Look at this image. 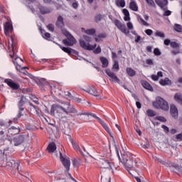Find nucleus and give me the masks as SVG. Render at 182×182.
Listing matches in <instances>:
<instances>
[{
  "label": "nucleus",
  "instance_id": "f257e3e1",
  "mask_svg": "<svg viewBox=\"0 0 182 182\" xmlns=\"http://www.w3.org/2000/svg\"><path fill=\"white\" fill-rule=\"evenodd\" d=\"M116 153L119 161L124 164L125 168L129 171V174H131L132 177H134L136 173L140 176V173H139V168H141V164L134 158L133 154L129 151L121 152L120 157L119 149L117 148H116Z\"/></svg>",
  "mask_w": 182,
  "mask_h": 182
},
{
  "label": "nucleus",
  "instance_id": "f03ea898",
  "mask_svg": "<svg viewBox=\"0 0 182 182\" xmlns=\"http://www.w3.org/2000/svg\"><path fill=\"white\" fill-rule=\"evenodd\" d=\"M9 37L10 38V39H9V51L11 52L9 56L11 58L12 62L15 65L16 70L21 72V70L26 69V67H22L21 65H19V62H23V60L22 58L18 57L16 54H15L16 45H18V40L15 36H9Z\"/></svg>",
  "mask_w": 182,
  "mask_h": 182
},
{
  "label": "nucleus",
  "instance_id": "7ed1b4c3",
  "mask_svg": "<svg viewBox=\"0 0 182 182\" xmlns=\"http://www.w3.org/2000/svg\"><path fill=\"white\" fill-rule=\"evenodd\" d=\"M0 167H9L12 170H17L18 173L21 175L23 173L21 166V161H15L14 159L8 161V156L2 151H0Z\"/></svg>",
  "mask_w": 182,
  "mask_h": 182
},
{
  "label": "nucleus",
  "instance_id": "20e7f679",
  "mask_svg": "<svg viewBox=\"0 0 182 182\" xmlns=\"http://www.w3.org/2000/svg\"><path fill=\"white\" fill-rule=\"evenodd\" d=\"M153 106L155 109H161L164 112H168L170 107L168 106V102L166 101L164 99L161 98V97H158L156 98V102H153Z\"/></svg>",
  "mask_w": 182,
  "mask_h": 182
},
{
  "label": "nucleus",
  "instance_id": "39448f33",
  "mask_svg": "<svg viewBox=\"0 0 182 182\" xmlns=\"http://www.w3.org/2000/svg\"><path fill=\"white\" fill-rule=\"evenodd\" d=\"M77 116H91L92 117H94V119H96V120H97L98 123L101 124V125L105 129V130H106V132H107V133H109V134L112 136V134H110V129H109V127L107 126L106 122H105V121H103L99 117H97L95 113L81 112V113L77 114Z\"/></svg>",
  "mask_w": 182,
  "mask_h": 182
},
{
  "label": "nucleus",
  "instance_id": "423d86ee",
  "mask_svg": "<svg viewBox=\"0 0 182 182\" xmlns=\"http://www.w3.org/2000/svg\"><path fill=\"white\" fill-rule=\"evenodd\" d=\"M62 33L68 39L63 40V43H64L65 46H73V45L76 43V39L73 36H72V34H70V33H69V31L67 30H63Z\"/></svg>",
  "mask_w": 182,
  "mask_h": 182
},
{
  "label": "nucleus",
  "instance_id": "0eeeda50",
  "mask_svg": "<svg viewBox=\"0 0 182 182\" xmlns=\"http://www.w3.org/2000/svg\"><path fill=\"white\" fill-rule=\"evenodd\" d=\"M39 86L41 87V90H50L51 93H53V92H56L58 90L57 88L55 87H52V85H49V82H46V80L45 78H41L39 80L38 82Z\"/></svg>",
  "mask_w": 182,
  "mask_h": 182
},
{
  "label": "nucleus",
  "instance_id": "6e6552de",
  "mask_svg": "<svg viewBox=\"0 0 182 182\" xmlns=\"http://www.w3.org/2000/svg\"><path fill=\"white\" fill-rule=\"evenodd\" d=\"M57 110L58 116L59 119H66V116L62 112V106L58 104H53L50 109V115L55 116V111Z\"/></svg>",
  "mask_w": 182,
  "mask_h": 182
},
{
  "label": "nucleus",
  "instance_id": "1a4fd4ad",
  "mask_svg": "<svg viewBox=\"0 0 182 182\" xmlns=\"http://www.w3.org/2000/svg\"><path fill=\"white\" fill-rule=\"evenodd\" d=\"M59 154L60 161L62 162L65 168H66L67 171H69L70 170V159L69 158L64 157L60 151L59 152Z\"/></svg>",
  "mask_w": 182,
  "mask_h": 182
},
{
  "label": "nucleus",
  "instance_id": "9d476101",
  "mask_svg": "<svg viewBox=\"0 0 182 182\" xmlns=\"http://www.w3.org/2000/svg\"><path fill=\"white\" fill-rule=\"evenodd\" d=\"M114 23L117 28L122 32V33H125V35H127L129 33V31H127V27H126V25L120 22V21L115 19L114 21Z\"/></svg>",
  "mask_w": 182,
  "mask_h": 182
},
{
  "label": "nucleus",
  "instance_id": "9b49d317",
  "mask_svg": "<svg viewBox=\"0 0 182 182\" xmlns=\"http://www.w3.org/2000/svg\"><path fill=\"white\" fill-rule=\"evenodd\" d=\"M80 46L82 48V49H85V50H94V49H96V46H97V44L95 43L93 46L90 45V43H86L85 41L80 40Z\"/></svg>",
  "mask_w": 182,
  "mask_h": 182
},
{
  "label": "nucleus",
  "instance_id": "f8f14e48",
  "mask_svg": "<svg viewBox=\"0 0 182 182\" xmlns=\"http://www.w3.org/2000/svg\"><path fill=\"white\" fill-rule=\"evenodd\" d=\"M66 106V108L63 107L61 108L62 112L65 113V114H69V113H77V110L75 108V106L70 105L69 103L67 104Z\"/></svg>",
  "mask_w": 182,
  "mask_h": 182
},
{
  "label": "nucleus",
  "instance_id": "ddd939ff",
  "mask_svg": "<svg viewBox=\"0 0 182 182\" xmlns=\"http://www.w3.org/2000/svg\"><path fill=\"white\" fill-rule=\"evenodd\" d=\"M105 73L107 75V76H109V77H110L109 80L111 82H117V83H120V79H119V77H117L116 74H114V73L110 70V69L109 68L106 69Z\"/></svg>",
  "mask_w": 182,
  "mask_h": 182
},
{
  "label": "nucleus",
  "instance_id": "4468645a",
  "mask_svg": "<svg viewBox=\"0 0 182 182\" xmlns=\"http://www.w3.org/2000/svg\"><path fill=\"white\" fill-rule=\"evenodd\" d=\"M58 46H59V48L62 49L63 52H65V53H68V55H69L70 56L71 55H73V56H76L79 55V53L74 49H72L70 48L63 47L60 44H58Z\"/></svg>",
  "mask_w": 182,
  "mask_h": 182
},
{
  "label": "nucleus",
  "instance_id": "2eb2a0df",
  "mask_svg": "<svg viewBox=\"0 0 182 182\" xmlns=\"http://www.w3.org/2000/svg\"><path fill=\"white\" fill-rule=\"evenodd\" d=\"M38 9L41 15H48L52 13V9L50 7L45 6L42 4L38 6Z\"/></svg>",
  "mask_w": 182,
  "mask_h": 182
},
{
  "label": "nucleus",
  "instance_id": "dca6fc26",
  "mask_svg": "<svg viewBox=\"0 0 182 182\" xmlns=\"http://www.w3.org/2000/svg\"><path fill=\"white\" fill-rule=\"evenodd\" d=\"M170 114L175 120L178 119V109L174 104L170 105Z\"/></svg>",
  "mask_w": 182,
  "mask_h": 182
},
{
  "label": "nucleus",
  "instance_id": "f3484780",
  "mask_svg": "<svg viewBox=\"0 0 182 182\" xmlns=\"http://www.w3.org/2000/svg\"><path fill=\"white\" fill-rule=\"evenodd\" d=\"M102 168H109V170H113V164L107 159H102L100 162Z\"/></svg>",
  "mask_w": 182,
  "mask_h": 182
},
{
  "label": "nucleus",
  "instance_id": "a211bd4d",
  "mask_svg": "<svg viewBox=\"0 0 182 182\" xmlns=\"http://www.w3.org/2000/svg\"><path fill=\"white\" fill-rule=\"evenodd\" d=\"M4 83H6V85H8V86H9V87L13 89V90H18V89H19V87H21V85H19V84L16 83L11 79H5Z\"/></svg>",
  "mask_w": 182,
  "mask_h": 182
},
{
  "label": "nucleus",
  "instance_id": "6ab92c4d",
  "mask_svg": "<svg viewBox=\"0 0 182 182\" xmlns=\"http://www.w3.org/2000/svg\"><path fill=\"white\" fill-rule=\"evenodd\" d=\"M155 2L158 6H160L162 11H167V6L168 5V0H155Z\"/></svg>",
  "mask_w": 182,
  "mask_h": 182
},
{
  "label": "nucleus",
  "instance_id": "aec40b11",
  "mask_svg": "<svg viewBox=\"0 0 182 182\" xmlns=\"http://www.w3.org/2000/svg\"><path fill=\"white\" fill-rule=\"evenodd\" d=\"M23 141H25V136L23 135H19V136H15L13 139V143L14 146H21V144H22Z\"/></svg>",
  "mask_w": 182,
  "mask_h": 182
},
{
  "label": "nucleus",
  "instance_id": "412c9836",
  "mask_svg": "<svg viewBox=\"0 0 182 182\" xmlns=\"http://www.w3.org/2000/svg\"><path fill=\"white\" fill-rule=\"evenodd\" d=\"M85 92L90 95H92V96H95V97H97L98 99L102 98L99 95V92H97V90L95 87H90L85 90Z\"/></svg>",
  "mask_w": 182,
  "mask_h": 182
},
{
  "label": "nucleus",
  "instance_id": "4be33fe9",
  "mask_svg": "<svg viewBox=\"0 0 182 182\" xmlns=\"http://www.w3.org/2000/svg\"><path fill=\"white\" fill-rule=\"evenodd\" d=\"M19 133H21V129L19 127H11L8 129V134L10 137L11 136L19 134Z\"/></svg>",
  "mask_w": 182,
  "mask_h": 182
},
{
  "label": "nucleus",
  "instance_id": "5701e85b",
  "mask_svg": "<svg viewBox=\"0 0 182 182\" xmlns=\"http://www.w3.org/2000/svg\"><path fill=\"white\" fill-rule=\"evenodd\" d=\"M12 31H14L12 24L9 22H6L4 24V33L6 36H9V32H12Z\"/></svg>",
  "mask_w": 182,
  "mask_h": 182
},
{
  "label": "nucleus",
  "instance_id": "b1692460",
  "mask_svg": "<svg viewBox=\"0 0 182 182\" xmlns=\"http://www.w3.org/2000/svg\"><path fill=\"white\" fill-rule=\"evenodd\" d=\"M55 26H57L58 29H63V28H65V22L63 21V17H62V16H59L58 17Z\"/></svg>",
  "mask_w": 182,
  "mask_h": 182
},
{
  "label": "nucleus",
  "instance_id": "393cba45",
  "mask_svg": "<svg viewBox=\"0 0 182 182\" xmlns=\"http://www.w3.org/2000/svg\"><path fill=\"white\" fill-rule=\"evenodd\" d=\"M141 83L144 89H146V90H149L150 92H153V87L149 82L146 80H141Z\"/></svg>",
  "mask_w": 182,
  "mask_h": 182
},
{
  "label": "nucleus",
  "instance_id": "a878e982",
  "mask_svg": "<svg viewBox=\"0 0 182 182\" xmlns=\"http://www.w3.org/2000/svg\"><path fill=\"white\" fill-rule=\"evenodd\" d=\"M48 153H54L56 150V144L55 142L50 143L46 149Z\"/></svg>",
  "mask_w": 182,
  "mask_h": 182
},
{
  "label": "nucleus",
  "instance_id": "bb28decb",
  "mask_svg": "<svg viewBox=\"0 0 182 182\" xmlns=\"http://www.w3.org/2000/svg\"><path fill=\"white\" fill-rule=\"evenodd\" d=\"M129 8L132 11H134V12H137L139 11V6H137V3L134 0H131L129 3Z\"/></svg>",
  "mask_w": 182,
  "mask_h": 182
},
{
  "label": "nucleus",
  "instance_id": "cd10ccee",
  "mask_svg": "<svg viewBox=\"0 0 182 182\" xmlns=\"http://www.w3.org/2000/svg\"><path fill=\"white\" fill-rule=\"evenodd\" d=\"M173 99L175 101H176L178 105H181L182 106V94L181 93H175L173 96Z\"/></svg>",
  "mask_w": 182,
  "mask_h": 182
},
{
  "label": "nucleus",
  "instance_id": "c85d7f7f",
  "mask_svg": "<svg viewBox=\"0 0 182 182\" xmlns=\"http://www.w3.org/2000/svg\"><path fill=\"white\" fill-rule=\"evenodd\" d=\"M100 60L102 63V68H107L109 66V60L106 57H100Z\"/></svg>",
  "mask_w": 182,
  "mask_h": 182
},
{
  "label": "nucleus",
  "instance_id": "c756f323",
  "mask_svg": "<svg viewBox=\"0 0 182 182\" xmlns=\"http://www.w3.org/2000/svg\"><path fill=\"white\" fill-rule=\"evenodd\" d=\"M73 167L77 168L80 167L82 164V160L80 159H72Z\"/></svg>",
  "mask_w": 182,
  "mask_h": 182
},
{
  "label": "nucleus",
  "instance_id": "7c9ffc66",
  "mask_svg": "<svg viewBox=\"0 0 182 182\" xmlns=\"http://www.w3.org/2000/svg\"><path fill=\"white\" fill-rule=\"evenodd\" d=\"M159 83L161 86L170 85H171V80L168 79V77H166L164 80H161Z\"/></svg>",
  "mask_w": 182,
  "mask_h": 182
},
{
  "label": "nucleus",
  "instance_id": "2f4dec72",
  "mask_svg": "<svg viewBox=\"0 0 182 182\" xmlns=\"http://www.w3.org/2000/svg\"><path fill=\"white\" fill-rule=\"evenodd\" d=\"M82 32H85L87 35H95L96 33V30L95 28L90 29H85V28H82Z\"/></svg>",
  "mask_w": 182,
  "mask_h": 182
},
{
  "label": "nucleus",
  "instance_id": "473e14b6",
  "mask_svg": "<svg viewBox=\"0 0 182 182\" xmlns=\"http://www.w3.org/2000/svg\"><path fill=\"white\" fill-rule=\"evenodd\" d=\"M122 12L124 15V21H130V13L129 12V10H127V9H124L122 10Z\"/></svg>",
  "mask_w": 182,
  "mask_h": 182
},
{
  "label": "nucleus",
  "instance_id": "72a5a7b5",
  "mask_svg": "<svg viewBox=\"0 0 182 182\" xmlns=\"http://www.w3.org/2000/svg\"><path fill=\"white\" fill-rule=\"evenodd\" d=\"M126 72L128 76H130L131 77H134V76H136V71L132 68H127Z\"/></svg>",
  "mask_w": 182,
  "mask_h": 182
},
{
  "label": "nucleus",
  "instance_id": "f704fd0d",
  "mask_svg": "<svg viewBox=\"0 0 182 182\" xmlns=\"http://www.w3.org/2000/svg\"><path fill=\"white\" fill-rule=\"evenodd\" d=\"M115 4L117 6H120L121 8H124V6H126V1L124 0H117Z\"/></svg>",
  "mask_w": 182,
  "mask_h": 182
},
{
  "label": "nucleus",
  "instance_id": "c9c22d12",
  "mask_svg": "<svg viewBox=\"0 0 182 182\" xmlns=\"http://www.w3.org/2000/svg\"><path fill=\"white\" fill-rule=\"evenodd\" d=\"M169 167H173V168H176V170H178V171H181V166H180L178 164L171 163L169 164Z\"/></svg>",
  "mask_w": 182,
  "mask_h": 182
},
{
  "label": "nucleus",
  "instance_id": "e433bc0d",
  "mask_svg": "<svg viewBox=\"0 0 182 182\" xmlns=\"http://www.w3.org/2000/svg\"><path fill=\"white\" fill-rule=\"evenodd\" d=\"M137 19H138V21H139V22H141V23H142V25H144V26H149V23H147L146 21H144V19H143L142 18H141V16H137Z\"/></svg>",
  "mask_w": 182,
  "mask_h": 182
},
{
  "label": "nucleus",
  "instance_id": "4c0bfd02",
  "mask_svg": "<svg viewBox=\"0 0 182 182\" xmlns=\"http://www.w3.org/2000/svg\"><path fill=\"white\" fill-rule=\"evenodd\" d=\"M102 19H103V15L100 14H98L95 16V21L97 23H99Z\"/></svg>",
  "mask_w": 182,
  "mask_h": 182
},
{
  "label": "nucleus",
  "instance_id": "58836bf2",
  "mask_svg": "<svg viewBox=\"0 0 182 182\" xmlns=\"http://www.w3.org/2000/svg\"><path fill=\"white\" fill-rule=\"evenodd\" d=\"M23 110H25V108H18V113L17 114L16 119H21V117L23 116Z\"/></svg>",
  "mask_w": 182,
  "mask_h": 182
},
{
  "label": "nucleus",
  "instance_id": "ea45409f",
  "mask_svg": "<svg viewBox=\"0 0 182 182\" xmlns=\"http://www.w3.org/2000/svg\"><path fill=\"white\" fill-rule=\"evenodd\" d=\"M23 99H25L23 97H21L20 101L18 102V108H24L23 105H25V101L23 100Z\"/></svg>",
  "mask_w": 182,
  "mask_h": 182
},
{
  "label": "nucleus",
  "instance_id": "a19ab883",
  "mask_svg": "<svg viewBox=\"0 0 182 182\" xmlns=\"http://www.w3.org/2000/svg\"><path fill=\"white\" fill-rule=\"evenodd\" d=\"M171 47H172L173 49H178V48H180V44H178L177 42L171 41Z\"/></svg>",
  "mask_w": 182,
  "mask_h": 182
},
{
  "label": "nucleus",
  "instance_id": "79ce46f5",
  "mask_svg": "<svg viewBox=\"0 0 182 182\" xmlns=\"http://www.w3.org/2000/svg\"><path fill=\"white\" fill-rule=\"evenodd\" d=\"M174 29L176 32L182 33V26L180 24H175Z\"/></svg>",
  "mask_w": 182,
  "mask_h": 182
},
{
  "label": "nucleus",
  "instance_id": "37998d69",
  "mask_svg": "<svg viewBox=\"0 0 182 182\" xmlns=\"http://www.w3.org/2000/svg\"><path fill=\"white\" fill-rule=\"evenodd\" d=\"M146 113L149 117H154V116H156V112H154L153 109H148Z\"/></svg>",
  "mask_w": 182,
  "mask_h": 182
},
{
  "label": "nucleus",
  "instance_id": "c03bdc74",
  "mask_svg": "<svg viewBox=\"0 0 182 182\" xmlns=\"http://www.w3.org/2000/svg\"><path fill=\"white\" fill-rule=\"evenodd\" d=\"M155 36H158L159 38H166V34L161 31H156L155 33Z\"/></svg>",
  "mask_w": 182,
  "mask_h": 182
},
{
  "label": "nucleus",
  "instance_id": "a18cd8bd",
  "mask_svg": "<svg viewBox=\"0 0 182 182\" xmlns=\"http://www.w3.org/2000/svg\"><path fill=\"white\" fill-rule=\"evenodd\" d=\"M75 95V92L70 91H66L65 92V96H68V97H70V99H72Z\"/></svg>",
  "mask_w": 182,
  "mask_h": 182
},
{
  "label": "nucleus",
  "instance_id": "49530a36",
  "mask_svg": "<svg viewBox=\"0 0 182 182\" xmlns=\"http://www.w3.org/2000/svg\"><path fill=\"white\" fill-rule=\"evenodd\" d=\"M143 149H150V142L149 141V139H146V144L142 145Z\"/></svg>",
  "mask_w": 182,
  "mask_h": 182
},
{
  "label": "nucleus",
  "instance_id": "de8ad7c7",
  "mask_svg": "<svg viewBox=\"0 0 182 182\" xmlns=\"http://www.w3.org/2000/svg\"><path fill=\"white\" fill-rule=\"evenodd\" d=\"M47 28L48 29V31H50V32H54L55 31V26L52 23H50L47 26Z\"/></svg>",
  "mask_w": 182,
  "mask_h": 182
},
{
  "label": "nucleus",
  "instance_id": "09e8293b",
  "mask_svg": "<svg viewBox=\"0 0 182 182\" xmlns=\"http://www.w3.org/2000/svg\"><path fill=\"white\" fill-rule=\"evenodd\" d=\"M156 120H159V122H162L163 123H166V122H167V119L161 116L156 117Z\"/></svg>",
  "mask_w": 182,
  "mask_h": 182
},
{
  "label": "nucleus",
  "instance_id": "8fccbe9b",
  "mask_svg": "<svg viewBox=\"0 0 182 182\" xmlns=\"http://www.w3.org/2000/svg\"><path fill=\"white\" fill-rule=\"evenodd\" d=\"M154 54L155 56H160L161 55V51H160V49L159 48H154Z\"/></svg>",
  "mask_w": 182,
  "mask_h": 182
},
{
  "label": "nucleus",
  "instance_id": "3c124183",
  "mask_svg": "<svg viewBox=\"0 0 182 182\" xmlns=\"http://www.w3.org/2000/svg\"><path fill=\"white\" fill-rule=\"evenodd\" d=\"M30 106H31L32 107H33V109H35L36 114H39V107L34 105L33 104H32L31 102H29Z\"/></svg>",
  "mask_w": 182,
  "mask_h": 182
},
{
  "label": "nucleus",
  "instance_id": "603ef678",
  "mask_svg": "<svg viewBox=\"0 0 182 182\" xmlns=\"http://www.w3.org/2000/svg\"><path fill=\"white\" fill-rule=\"evenodd\" d=\"M102 53V48H100V46H98L97 48L94 50V53L95 55H98V53Z\"/></svg>",
  "mask_w": 182,
  "mask_h": 182
},
{
  "label": "nucleus",
  "instance_id": "864d4df0",
  "mask_svg": "<svg viewBox=\"0 0 182 182\" xmlns=\"http://www.w3.org/2000/svg\"><path fill=\"white\" fill-rule=\"evenodd\" d=\"M159 163H161V164H163L164 166H166V164H168V166H170V163H167L166 162V161H163V159H157Z\"/></svg>",
  "mask_w": 182,
  "mask_h": 182
},
{
  "label": "nucleus",
  "instance_id": "5fc2aeb1",
  "mask_svg": "<svg viewBox=\"0 0 182 182\" xmlns=\"http://www.w3.org/2000/svg\"><path fill=\"white\" fill-rule=\"evenodd\" d=\"M43 37L44 38V39L49 41V39H50V33H45L44 35L43 36Z\"/></svg>",
  "mask_w": 182,
  "mask_h": 182
},
{
  "label": "nucleus",
  "instance_id": "6e6d98bb",
  "mask_svg": "<svg viewBox=\"0 0 182 182\" xmlns=\"http://www.w3.org/2000/svg\"><path fill=\"white\" fill-rule=\"evenodd\" d=\"M111 181H112V178L110 177L101 178V182H111Z\"/></svg>",
  "mask_w": 182,
  "mask_h": 182
},
{
  "label": "nucleus",
  "instance_id": "4d7b16f0",
  "mask_svg": "<svg viewBox=\"0 0 182 182\" xmlns=\"http://www.w3.org/2000/svg\"><path fill=\"white\" fill-rule=\"evenodd\" d=\"M164 16H170L171 15V11L170 10H164Z\"/></svg>",
  "mask_w": 182,
  "mask_h": 182
},
{
  "label": "nucleus",
  "instance_id": "13d9d810",
  "mask_svg": "<svg viewBox=\"0 0 182 182\" xmlns=\"http://www.w3.org/2000/svg\"><path fill=\"white\" fill-rule=\"evenodd\" d=\"M148 5H150L151 6H156V4H154V1L153 0H146Z\"/></svg>",
  "mask_w": 182,
  "mask_h": 182
},
{
  "label": "nucleus",
  "instance_id": "bf43d9fd",
  "mask_svg": "<svg viewBox=\"0 0 182 182\" xmlns=\"http://www.w3.org/2000/svg\"><path fill=\"white\" fill-rule=\"evenodd\" d=\"M66 177H68V178H70L73 181L77 182V181H76V179H75L73 176H72V174H70V173L66 174Z\"/></svg>",
  "mask_w": 182,
  "mask_h": 182
},
{
  "label": "nucleus",
  "instance_id": "052dcab7",
  "mask_svg": "<svg viewBox=\"0 0 182 182\" xmlns=\"http://www.w3.org/2000/svg\"><path fill=\"white\" fill-rule=\"evenodd\" d=\"M176 139L177 140V141H182V134H176Z\"/></svg>",
  "mask_w": 182,
  "mask_h": 182
},
{
  "label": "nucleus",
  "instance_id": "680f3d73",
  "mask_svg": "<svg viewBox=\"0 0 182 182\" xmlns=\"http://www.w3.org/2000/svg\"><path fill=\"white\" fill-rule=\"evenodd\" d=\"M145 33H146V35H148V36H151V35H153V30H151V29H146L145 31Z\"/></svg>",
  "mask_w": 182,
  "mask_h": 182
},
{
  "label": "nucleus",
  "instance_id": "e2e57ef3",
  "mask_svg": "<svg viewBox=\"0 0 182 182\" xmlns=\"http://www.w3.org/2000/svg\"><path fill=\"white\" fill-rule=\"evenodd\" d=\"M112 68L113 69H116L117 70H119V62L114 61Z\"/></svg>",
  "mask_w": 182,
  "mask_h": 182
},
{
  "label": "nucleus",
  "instance_id": "0e129e2a",
  "mask_svg": "<svg viewBox=\"0 0 182 182\" xmlns=\"http://www.w3.org/2000/svg\"><path fill=\"white\" fill-rule=\"evenodd\" d=\"M83 39H85L86 42H92V38L88 36H83Z\"/></svg>",
  "mask_w": 182,
  "mask_h": 182
},
{
  "label": "nucleus",
  "instance_id": "69168bd1",
  "mask_svg": "<svg viewBox=\"0 0 182 182\" xmlns=\"http://www.w3.org/2000/svg\"><path fill=\"white\" fill-rule=\"evenodd\" d=\"M71 99L75 101L77 103H80V102H82V100L80 98L76 97H75V95H73V98Z\"/></svg>",
  "mask_w": 182,
  "mask_h": 182
},
{
  "label": "nucleus",
  "instance_id": "338daca9",
  "mask_svg": "<svg viewBox=\"0 0 182 182\" xmlns=\"http://www.w3.org/2000/svg\"><path fill=\"white\" fill-rule=\"evenodd\" d=\"M161 127H162V129H164V132H165L166 133H168V132H170L168 127H167L166 125H162Z\"/></svg>",
  "mask_w": 182,
  "mask_h": 182
},
{
  "label": "nucleus",
  "instance_id": "774afa93",
  "mask_svg": "<svg viewBox=\"0 0 182 182\" xmlns=\"http://www.w3.org/2000/svg\"><path fill=\"white\" fill-rule=\"evenodd\" d=\"M151 78L152 79V80H154V82H157V80H159V76L156 75H152L151 76Z\"/></svg>",
  "mask_w": 182,
  "mask_h": 182
}]
</instances>
